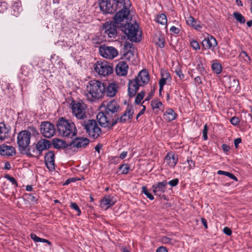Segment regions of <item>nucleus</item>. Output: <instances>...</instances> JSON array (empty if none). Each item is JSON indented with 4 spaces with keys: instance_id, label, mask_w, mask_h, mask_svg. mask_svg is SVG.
<instances>
[{
    "instance_id": "13d9d810",
    "label": "nucleus",
    "mask_w": 252,
    "mask_h": 252,
    "mask_svg": "<svg viewBox=\"0 0 252 252\" xmlns=\"http://www.w3.org/2000/svg\"><path fill=\"white\" fill-rule=\"evenodd\" d=\"M242 142V140L240 138H237L234 140V143L236 148H237L238 145Z\"/></svg>"
},
{
    "instance_id": "7ed1b4c3",
    "label": "nucleus",
    "mask_w": 252,
    "mask_h": 252,
    "mask_svg": "<svg viewBox=\"0 0 252 252\" xmlns=\"http://www.w3.org/2000/svg\"><path fill=\"white\" fill-rule=\"evenodd\" d=\"M59 134L63 137L72 138L77 134L75 124L63 117L60 118L57 124Z\"/></svg>"
},
{
    "instance_id": "dca6fc26",
    "label": "nucleus",
    "mask_w": 252,
    "mask_h": 252,
    "mask_svg": "<svg viewBox=\"0 0 252 252\" xmlns=\"http://www.w3.org/2000/svg\"><path fill=\"white\" fill-rule=\"evenodd\" d=\"M167 184V182L165 181H163L154 185L152 187L153 188V192L156 195H158L161 198L165 199L166 196L165 195L162 194V193H163L166 190Z\"/></svg>"
},
{
    "instance_id": "3c124183",
    "label": "nucleus",
    "mask_w": 252,
    "mask_h": 252,
    "mask_svg": "<svg viewBox=\"0 0 252 252\" xmlns=\"http://www.w3.org/2000/svg\"><path fill=\"white\" fill-rule=\"evenodd\" d=\"M197 69L199 71L201 74H203L204 72V68L202 63H199L197 66Z\"/></svg>"
},
{
    "instance_id": "338daca9",
    "label": "nucleus",
    "mask_w": 252,
    "mask_h": 252,
    "mask_svg": "<svg viewBox=\"0 0 252 252\" xmlns=\"http://www.w3.org/2000/svg\"><path fill=\"white\" fill-rule=\"evenodd\" d=\"M194 80H195V82H196L198 84L202 83L201 79L200 77H199V76L196 77L194 79Z\"/></svg>"
},
{
    "instance_id": "ea45409f",
    "label": "nucleus",
    "mask_w": 252,
    "mask_h": 252,
    "mask_svg": "<svg viewBox=\"0 0 252 252\" xmlns=\"http://www.w3.org/2000/svg\"><path fill=\"white\" fill-rule=\"evenodd\" d=\"M145 95V92L143 91L140 92L138 93L135 99V102L137 104H139L141 101V100L143 99V97Z\"/></svg>"
},
{
    "instance_id": "603ef678",
    "label": "nucleus",
    "mask_w": 252,
    "mask_h": 252,
    "mask_svg": "<svg viewBox=\"0 0 252 252\" xmlns=\"http://www.w3.org/2000/svg\"><path fill=\"white\" fill-rule=\"evenodd\" d=\"M223 232L227 235L228 236H230L231 235V233H232V231L231 230L227 227H225L224 228H223Z\"/></svg>"
},
{
    "instance_id": "4c0bfd02",
    "label": "nucleus",
    "mask_w": 252,
    "mask_h": 252,
    "mask_svg": "<svg viewBox=\"0 0 252 252\" xmlns=\"http://www.w3.org/2000/svg\"><path fill=\"white\" fill-rule=\"evenodd\" d=\"M213 71L217 74H219L221 71V66L219 63H214L212 65Z\"/></svg>"
},
{
    "instance_id": "20e7f679",
    "label": "nucleus",
    "mask_w": 252,
    "mask_h": 252,
    "mask_svg": "<svg viewBox=\"0 0 252 252\" xmlns=\"http://www.w3.org/2000/svg\"><path fill=\"white\" fill-rule=\"evenodd\" d=\"M31 136V134L29 131H22L18 134L17 143L21 150H26V154L27 155L35 157V156L33 154L35 151L34 149L32 150V152L30 148L27 149L30 142Z\"/></svg>"
},
{
    "instance_id": "bb28decb",
    "label": "nucleus",
    "mask_w": 252,
    "mask_h": 252,
    "mask_svg": "<svg viewBox=\"0 0 252 252\" xmlns=\"http://www.w3.org/2000/svg\"><path fill=\"white\" fill-rule=\"evenodd\" d=\"M165 161L172 167H174L177 163L178 157L172 153H168L165 158Z\"/></svg>"
},
{
    "instance_id": "a211bd4d",
    "label": "nucleus",
    "mask_w": 252,
    "mask_h": 252,
    "mask_svg": "<svg viewBox=\"0 0 252 252\" xmlns=\"http://www.w3.org/2000/svg\"><path fill=\"white\" fill-rule=\"evenodd\" d=\"M117 201L116 195H106L101 200L100 206L102 208L107 209L110 207L113 206Z\"/></svg>"
},
{
    "instance_id": "774afa93",
    "label": "nucleus",
    "mask_w": 252,
    "mask_h": 252,
    "mask_svg": "<svg viewBox=\"0 0 252 252\" xmlns=\"http://www.w3.org/2000/svg\"><path fill=\"white\" fill-rule=\"evenodd\" d=\"M127 155V152H123L121 153V154L120 156V158L121 159H124L126 157Z\"/></svg>"
},
{
    "instance_id": "c03bdc74",
    "label": "nucleus",
    "mask_w": 252,
    "mask_h": 252,
    "mask_svg": "<svg viewBox=\"0 0 252 252\" xmlns=\"http://www.w3.org/2000/svg\"><path fill=\"white\" fill-rule=\"evenodd\" d=\"M70 207H71V208H72L73 209L75 210V211H76L77 212L78 215H80L81 211L76 203H74V202L71 203Z\"/></svg>"
},
{
    "instance_id": "49530a36",
    "label": "nucleus",
    "mask_w": 252,
    "mask_h": 252,
    "mask_svg": "<svg viewBox=\"0 0 252 252\" xmlns=\"http://www.w3.org/2000/svg\"><path fill=\"white\" fill-rule=\"evenodd\" d=\"M208 127L207 125L206 124L204 126V128L203 130V137L205 140H207L208 138L207 137V132H208Z\"/></svg>"
},
{
    "instance_id": "864d4df0",
    "label": "nucleus",
    "mask_w": 252,
    "mask_h": 252,
    "mask_svg": "<svg viewBox=\"0 0 252 252\" xmlns=\"http://www.w3.org/2000/svg\"><path fill=\"white\" fill-rule=\"evenodd\" d=\"M175 72H176V74L179 77V78L180 79L184 78V74L182 73V72L181 70V69H176L175 70Z\"/></svg>"
},
{
    "instance_id": "8fccbe9b",
    "label": "nucleus",
    "mask_w": 252,
    "mask_h": 252,
    "mask_svg": "<svg viewBox=\"0 0 252 252\" xmlns=\"http://www.w3.org/2000/svg\"><path fill=\"white\" fill-rule=\"evenodd\" d=\"M178 183L179 180L177 178H176L168 182V184H169L171 187H175L178 185Z\"/></svg>"
},
{
    "instance_id": "052dcab7",
    "label": "nucleus",
    "mask_w": 252,
    "mask_h": 252,
    "mask_svg": "<svg viewBox=\"0 0 252 252\" xmlns=\"http://www.w3.org/2000/svg\"><path fill=\"white\" fill-rule=\"evenodd\" d=\"M222 148L223 150L225 152L229 151V150H230L229 146L227 145L226 144H223L222 145Z\"/></svg>"
},
{
    "instance_id": "412c9836",
    "label": "nucleus",
    "mask_w": 252,
    "mask_h": 252,
    "mask_svg": "<svg viewBox=\"0 0 252 252\" xmlns=\"http://www.w3.org/2000/svg\"><path fill=\"white\" fill-rule=\"evenodd\" d=\"M203 47L205 49H213L217 46L218 42L215 38L212 35H208L202 42Z\"/></svg>"
},
{
    "instance_id": "393cba45",
    "label": "nucleus",
    "mask_w": 252,
    "mask_h": 252,
    "mask_svg": "<svg viewBox=\"0 0 252 252\" xmlns=\"http://www.w3.org/2000/svg\"><path fill=\"white\" fill-rule=\"evenodd\" d=\"M106 89H105V94L107 96L109 97H113L116 94L118 91V85L116 83H111L106 85Z\"/></svg>"
},
{
    "instance_id": "4468645a",
    "label": "nucleus",
    "mask_w": 252,
    "mask_h": 252,
    "mask_svg": "<svg viewBox=\"0 0 252 252\" xmlns=\"http://www.w3.org/2000/svg\"><path fill=\"white\" fill-rule=\"evenodd\" d=\"M96 118L100 125L103 127L108 126L110 125L111 126L113 121H114V118L108 116L104 111L98 113Z\"/></svg>"
},
{
    "instance_id": "680f3d73",
    "label": "nucleus",
    "mask_w": 252,
    "mask_h": 252,
    "mask_svg": "<svg viewBox=\"0 0 252 252\" xmlns=\"http://www.w3.org/2000/svg\"><path fill=\"white\" fill-rule=\"evenodd\" d=\"M227 176L229 177L230 178L233 179L235 181H237V178L232 173L228 172L227 173Z\"/></svg>"
},
{
    "instance_id": "0eeeda50",
    "label": "nucleus",
    "mask_w": 252,
    "mask_h": 252,
    "mask_svg": "<svg viewBox=\"0 0 252 252\" xmlns=\"http://www.w3.org/2000/svg\"><path fill=\"white\" fill-rule=\"evenodd\" d=\"M72 112L79 120H84L87 117L86 105L82 102L73 100L71 102Z\"/></svg>"
},
{
    "instance_id": "1a4fd4ad",
    "label": "nucleus",
    "mask_w": 252,
    "mask_h": 252,
    "mask_svg": "<svg viewBox=\"0 0 252 252\" xmlns=\"http://www.w3.org/2000/svg\"><path fill=\"white\" fill-rule=\"evenodd\" d=\"M99 52L103 58L108 59H113L118 55V51L115 48L105 45L99 47Z\"/></svg>"
},
{
    "instance_id": "c85d7f7f",
    "label": "nucleus",
    "mask_w": 252,
    "mask_h": 252,
    "mask_svg": "<svg viewBox=\"0 0 252 252\" xmlns=\"http://www.w3.org/2000/svg\"><path fill=\"white\" fill-rule=\"evenodd\" d=\"M52 143L54 147L56 149L66 148L69 145V144L67 145L63 140L57 138L53 139Z\"/></svg>"
},
{
    "instance_id": "0e129e2a",
    "label": "nucleus",
    "mask_w": 252,
    "mask_h": 252,
    "mask_svg": "<svg viewBox=\"0 0 252 252\" xmlns=\"http://www.w3.org/2000/svg\"><path fill=\"white\" fill-rule=\"evenodd\" d=\"M4 168L5 169H7V170L10 169L11 168V165H10V163L8 161L6 162L5 163Z\"/></svg>"
},
{
    "instance_id": "69168bd1",
    "label": "nucleus",
    "mask_w": 252,
    "mask_h": 252,
    "mask_svg": "<svg viewBox=\"0 0 252 252\" xmlns=\"http://www.w3.org/2000/svg\"><path fill=\"white\" fill-rule=\"evenodd\" d=\"M201 222L205 227V228L206 229L207 228V221L205 219L202 218H201Z\"/></svg>"
},
{
    "instance_id": "f704fd0d",
    "label": "nucleus",
    "mask_w": 252,
    "mask_h": 252,
    "mask_svg": "<svg viewBox=\"0 0 252 252\" xmlns=\"http://www.w3.org/2000/svg\"><path fill=\"white\" fill-rule=\"evenodd\" d=\"M171 80V77L169 73L165 72L164 74H162V77L160 79L159 84L165 85L167 81Z\"/></svg>"
},
{
    "instance_id": "de8ad7c7",
    "label": "nucleus",
    "mask_w": 252,
    "mask_h": 252,
    "mask_svg": "<svg viewBox=\"0 0 252 252\" xmlns=\"http://www.w3.org/2000/svg\"><path fill=\"white\" fill-rule=\"evenodd\" d=\"M6 178L15 187L17 186V181L14 177L6 175Z\"/></svg>"
},
{
    "instance_id": "bf43d9fd",
    "label": "nucleus",
    "mask_w": 252,
    "mask_h": 252,
    "mask_svg": "<svg viewBox=\"0 0 252 252\" xmlns=\"http://www.w3.org/2000/svg\"><path fill=\"white\" fill-rule=\"evenodd\" d=\"M156 252H168L166 248L164 247H160L158 248Z\"/></svg>"
},
{
    "instance_id": "6e6552de",
    "label": "nucleus",
    "mask_w": 252,
    "mask_h": 252,
    "mask_svg": "<svg viewBox=\"0 0 252 252\" xmlns=\"http://www.w3.org/2000/svg\"><path fill=\"white\" fill-rule=\"evenodd\" d=\"M94 70L100 75L108 76L113 72V67L107 61H97L94 64Z\"/></svg>"
},
{
    "instance_id": "9b49d317",
    "label": "nucleus",
    "mask_w": 252,
    "mask_h": 252,
    "mask_svg": "<svg viewBox=\"0 0 252 252\" xmlns=\"http://www.w3.org/2000/svg\"><path fill=\"white\" fill-rule=\"evenodd\" d=\"M130 11L127 6H124L123 8L120 10L119 12L116 13L114 20L116 24H123L122 23V22H128L129 19L128 16L129 15Z\"/></svg>"
},
{
    "instance_id": "c756f323",
    "label": "nucleus",
    "mask_w": 252,
    "mask_h": 252,
    "mask_svg": "<svg viewBox=\"0 0 252 252\" xmlns=\"http://www.w3.org/2000/svg\"><path fill=\"white\" fill-rule=\"evenodd\" d=\"M186 22L189 26L192 27L195 30H199L201 28L199 22L195 20L192 16L189 17L186 20Z\"/></svg>"
},
{
    "instance_id": "e433bc0d",
    "label": "nucleus",
    "mask_w": 252,
    "mask_h": 252,
    "mask_svg": "<svg viewBox=\"0 0 252 252\" xmlns=\"http://www.w3.org/2000/svg\"><path fill=\"white\" fill-rule=\"evenodd\" d=\"M239 57L240 59H243L244 61L246 62L247 63H250V58L245 51H242L240 53Z\"/></svg>"
},
{
    "instance_id": "f3484780",
    "label": "nucleus",
    "mask_w": 252,
    "mask_h": 252,
    "mask_svg": "<svg viewBox=\"0 0 252 252\" xmlns=\"http://www.w3.org/2000/svg\"><path fill=\"white\" fill-rule=\"evenodd\" d=\"M90 143V140L86 137H78L73 139L69 145V147L72 146L78 149L85 148Z\"/></svg>"
},
{
    "instance_id": "5fc2aeb1",
    "label": "nucleus",
    "mask_w": 252,
    "mask_h": 252,
    "mask_svg": "<svg viewBox=\"0 0 252 252\" xmlns=\"http://www.w3.org/2000/svg\"><path fill=\"white\" fill-rule=\"evenodd\" d=\"M170 31L174 33L178 34L180 32V30L175 26H172L170 28Z\"/></svg>"
},
{
    "instance_id": "5701e85b",
    "label": "nucleus",
    "mask_w": 252,
    "mask_h": 252,
    "mask_svg": "<svg viewBox=\"0 0 252 252\" xmlns=\"http://www.w3.org/2000/svg\"><path fill=\"white\" fill-rule=\"evenodd\" d=\"M51 145L50 141L46 139H41L38 141L36 145V148L39 153V155L41 154L43 151L49 149Z\"/></svg>"
},
{
    "instance_id": "72a5a7b5",
    "label": "nucleus",
    "mask_w": 252,
    "mask_h": 252,
    "mask_svg": "<svg viewBox=\"0 0 252 252\" xmlns=\"http://www.w3.org/2000/svg\"><path fill=\"white\" fill-rule=\"evenodd\" d=\"M157 22L162 25H166L167 20L166 16L164 14H161L157 17Z\"/></svg>"
},
{
    "instance_id": "423d86ee",
    "label": "nucleus",
    "mask_w": 252,
    "mask_h": 252,
    "mask_svg": "<svg viewBox=\"0 0 252 252\" xmlns=\"http://www.w3.org/2000/svg\"><path fill=\"white\" fill-rule=\"evenodd\" d=\"M81 124L86 132L91 138L96 139L101 133V129L94 120H84Z\"/></svg>"
},
{
    "instance_id": "ddd939ff",
    "label": "nucleus",
    "mask_w": 252,
    "mask_h": 252,
    "mask_svg": "<svg viewBox=\"0 0 252 252\" xmlns=\"http://www.w3.org/2000/svg\"><path fill=\"white\" fill-rule=\"evenodd\" d=\"M41 133L47 138L52 137L55 132V128L53 125L48 122L42 123L40 127Z\"/></svg>"
},
{
    "instance_id": "e2e57ef3",
    "label": "nucleus",
    "mask_w": 252,
    "mask_h": 252,
    "mask_svg": "<svg viewBox=\"0 0 252 252\" xmlns=\"http://www.w3.org/2000/svg\"><path fill=\"white\" fill-rule=\"evenodd\" d=\"M132 43H129L128 42H126L125 45V48L126 49H128V48L130 49L131 48H132Z\"/></svg>"
},
{
    "instance_id": "58836bf2",
    "label": "nucleus",
    "mask_w": 252,
    "mask_h": 252,
    "mask_svg": "<svg viewBox=\"0 0 252 252\" xmlns=\"http://www.w3.org/2000/svg\"><path fill=\"white\" fill-rule=\"evenodd\" d=\"M151 105L153 109L157 108L160 109L161 107H162V104L160 101L153 100L151 102Z\"/></svg>"
},
{
    "instance_id": "79ce46f5",
    "label": "nucleus",
    "mask_w": 252,
    "mask_h": 252,
    "mask_svg": "<svg viewBox=\"0 0 252 252\" xmlns=\"http://www.w3.org/2000/svg\"><path fill=\"white\" fill-rule=\"evenodd\" d=\"M161 242L163 244H168L172 245L174 241L168 237L164 236L161 238Z\"/></svg>"
},
{
    "instance_id": "6e6d98bb",
    "label": "nucleus",
    "mask_w": 252,
    "mask_h": 252,
    "mask_svg": "<svg viewBox=\"0 0 252 252\" xmlns=\"http://www.w3.org/2000/svg\"><path fill=\"white\" fill-rule=\"evenodd\" d=\"M146 110V107L143 105V109L138 113L136 116V119L138 120V118L144 114Z\"/></svg>"
},
{
    "instance_id": "a18cd8bd",
    "label": "nucleus",
    "mask_w": 252,
    "mask_h": 252,
    "mask_svg": "<svg viewBox=\"0 0 252 252\" xmlns=\"http://www.w3.org/2000/svg\"><path fill=\"white\" fill-rule=\"evenodd\" d=\"M190 45L191 47L195 50H198L200 49V46L198 43L195 40H192L190 41Z\"/></svg>"
},
{
    "instance_id": "f257e3e1",
    "label": "nucleus",
    "mask_w": 252,
    "mask_h": 252,
    "mask_svg": "<svg viewBox=\"0 0 252 252\" xmlns=\"http://www.w3.org/2000/svg\"><path fill=\"white\" fill-rule=\"evenodd\" d=\"M106 86L104 83L93 80L90 81L86 85L85 95L90 101L101 98L105 94Z\"/></svg>"
},
{
    "instance_id": "39448f33",
    "label": "nucleus",
    "mask_w": 252,
    "mask_h": 252,
    "mask_svg": "<svg viewBox=\"0 0 252 252\" xmlns=\"http://www.w3.org/2000/svg\"><path fill=\"white\" fill-rule=\"evenodd\" d=\"M138 25L134 22V24L126 23L125 24H121L120 28L131 41L135 42L139 41L141 39L140 35L138 34Z\"/></svg>"
},
{
    "instance_id": "cd10ccee",
    "label": "nucleus",
    "mask_w": 252,
    "mask_h": 252,
    "mask_svg": "<svg viewBox=\"0 0 252 252\" xmlns=\"http://www.w3.org/2000/svg\"><path fill=\"white\" fill-rule=\"evenodd\" d=\"M9 129L3 123H0V140H3L8 137Z\"/></svg>"
},
{
    "instance_id": "a19ab883",
    "label": "nucleus",
    "mask_w": 252,
    "mask_h": 252,
    "mask_svg": "<svg viewBox=\"0 0 252 252\" xmlns=\"http://www.w3.org/2000/svg\"><path fill=\"white\" fill-rule=\"evenodd\" d=\"M142 192L144 193L148 198L150 200H153L154 199V196L148 191V189L146 187H142Z\"/></svg>"
},
{
    "instance_id": "b1692460",
    "label": "nucleus",
    "mask_w": 252,
    "mask_h": 252,
    "mask_svg": "<svg viewBox=\"0 0 252 252\" xmlns=\"http://www.w3.org/2000/svg\"><path fill=\"white\" fill-rule=\"evenodd\" d=\"M15 154V148L4 144L0 146V154L2 156H12Z\"/></svg>"
},
{
    "instance_id": "473e14b6",
    "label": "nucleus",
    "mask_w": 252,
    "mask_h": 252,
    "mask_svg": "<svg viewBox=\"0 0 252 252\" xmlns=\"http://www.w3.org/2000/svg\"><path fill=\"white\" fill-rule=\"evenodd\" d=\"M31 237L35 242H43L46 243L48 244L49 245H51V243L48 240L39 238L34 233H32L31 234Z\"/></svg>"
},
{
    "instance_id": "aec40b11",
    "label": "nucleus",
    "mask_w": 252,
    "mask_h": 252,
    "mask_svg": "<svg viewBox=\"0 0 252 252\" xmlns=\"http://www.w3.org/2000/svg\"><path fill=\"white\" fill-rule=\"evenodd\" d=\"M99 7L100 10L105 13H112L115 11L110 0H100Z\"/></svg>"
},
{
    "instance_id": "37998d69",
    "label": "nucleus",
    "mask_w": 252,
    "mask_h": 252,
    "mask_svg": "<svg viewBox=\"0 0 252 252\" xmlns=\"http://www.w3.org/2000/svg\"><path fill=\"white\" fill-rule=\"evenodd\" d=\"M119 169L122 171L123 174H126L128 172L129 166L128 164H123L119 167Z\"/></svg>"
},
{
    "instance_id": "f03ea898",
    "label": "nucleus",
    "mask_w": 252,
    "mask_h": 252,
    "mask_svg": "<svg viewBox=\"0 0 252 252\" xmlns=\"http://www.w3.org/2000/svg\"><path fill=\"white\" fill-rule=\"evenodd\" d=\"M150 80L148 72L143 69L139 72L137 76L134 80L128 81V94L130 97L134 96L140 86L147 84Z\"/></svg>"
},
{
    "instance_id": "2f4dec72",
    "label": "nucleus",
    "mask_w": 252,
    "mask_h": 252,
    "mask_svg": "<svg viewBox=\"0 0 252 252\" xmlns=\"http://www.w3.org/2000/svg\"><path fill=\"white\" fill-rule=\"evenodd\" d=\"M156 44L160 48H162L164 47L165 39L163 35H160L157 36L155 38Z\"/></svg>"
},
{
    "instance_id": "a878e982",
    "label": "nucleus",
    "mask_w": 252,
    "mask_h": 252,
    "mask_svg": "<svg viewBox=\"0 0 252 252\" xmlns=\"http://www.w3.org/2000/svg\"><path fill=\"white\" fill-rule=\"evenodd\" d=\"M225 85L226 87L236 90L239 86V81L233 77L226 76L225 77Z\"/></svg>"
},
{
    "instance_id": "9d476101",
    "label": "nucleus",
    "mask_w": 252,
    "mask_h": 252,
    "mask_svg": "<svg viewBox=\"0 0 252 252\" xmlns=\"http://www.w3.org/2000/svg\"><path fill=\"white\" fill-rule=\"evenodd\" d=\"M134 113V110L131 106H128L124 114L120 117H117L116 119L114 118V121H113L111 126H114L118 123H123L126 121H130Z\"/></svg>"
},
{
    "instance_id": "2eb2a0df",
    "label": "nucleus",
    "mask_w": 252,
    "mask_h": 252,
    "mask_svg": "<svg viewBox=\"0 0 252 252\" xmlns=\"http://www.w3.org/2000/svg\"><path fill=\"white\" fill-rule=\"evenodd\" d=\"M105 107L104 112L108 116L112 118L117 116V112L119 108V105L115 100H112L107 103L106 106L104 104L102 105Z\"/></svg>"
},
{
    "instance_id": "09e8293b",
    "label": "nucleus",
    "mask_w": 252,
    "mask_h": 252,
    "mask_svg": "<svg viewBox=\"0 0 252 252\" xmlns=\"http://www.w3.org/2000/svg\"><path fill=\"white\" fill-rule=\"evenodd\" d=\"M230 122L233 125L235 126L239 123L240 120L238 117H233L230 120Z\"/></svg>"
},
{
    "instance_id": "4d7b16f0",
    "label": "nucleus",
    "mask_w": 252,
    "mask_h": 252,
    "mask_svg": "<svg viewBox=\"0 0 252 252\" xmlns=\"http://www.w3.org/2000/svg\"><path fill=\"white\" fill-rule=\"evenodd\" d=\"M187 162L189 165V168L190 169L193 168L194 167V162L191 159H188Z\"/></svg>"
},
{
    "instance_id": "4be33fe9",
    "label": "nucleus",
    "mask_w": 252,
    "mask_h": 252,
    "mask_svg": "<svg viewBox=\"0 0 252 252\" xmlns=\"http://www.w3.org/2000/svg\"><path fill=\"white\" fill-rule=\"evenodd\" d=\"M128 66L124 61L119 62L116 66V72L119 76H126L127 73Z\"/></svg>"
},
{
    "instance_id": "6ab92c4d",
    "label": "nucleus",
    "mask_w": 252,
    "mask_h": 252,
    "mask_svg": "<svg viewBox=\"0 0 252 252\" xmlns=\"http://www.w3.org/2000/svg\"><path fill=\"white\" fill-rule=\"evenodd\" d=\"M45 163L47 168L52 171L55 169V154L53 151H49L44 157Z\"/></svg>"
},
{
    "instance_id": "f8f14e48",
    "label": "nucleus",
    "mask_w": 252,
    "mask_h": 252,
    "mask_svg": "<svg viewBox=\"0 0 252 252\" xmlns=\"http://www.w3.org/2000/svg\"><path fill=\"white\" fill-rule=\"evenodd\" d=\"M103 30L108 37L114 39L117 35V26L116 23L112 21L105 22L103 26Z\"/></svg>"
},
{
    "instance_id": "c9c22d12",
    "label": "nucleus",
    "mask_w": 252,
    "mask_h": 252,
    "mask_svg": "<svg viewBox=\"0 0 252 252\" xmlns=\"http://www.w3.org/2000/svg\"><path fill=\"white\" fill-rule=\"evenodd\" d=\"M233 16L239 23L241 24L245 23L246 21L245 17L241 13L238 12H234L233 13Z\"/></svg>"
},
{
    "instance_id": "7c9ffc66",
    "label": "nucleus",
    "mask_w": 252,
    "mask_h": 252,
    "mask_svg": "<svg viewBox=\"0 0 252 252\" xmlns=\"http://www.w3.org/2000/svg\"><path fill=\"white\" fill-rule=\"evenodd\" d=\"M164 116L169 121L174 120L176 117L175 113L172 109H168L165 112Z\"/></svg>"
}]
</instances>
